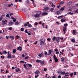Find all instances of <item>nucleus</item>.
Returning <instances> with one entry per match:
<instances>
[{
  "label": "nucleus",
  "mask_w": 78,
  "mask_h": 78,
  "mask_svg": "<svg viewBox=\"0 0 78 78\" xmlns=\"http://www.w3.org/2000/svg\"><path fill=\"white\" fill-rule=\"evenodd\" d=\"M54 60L55 62H57L58 61V59L56 58V56H55V55H54Z\"/></svg>",
  "instance_id": "f257e3e1"
},
{
  "label": "nucleus",
  "mask_w": 78,
  "mask_h": 78,
  "mask_svg": "<svg viewBox=\"0 0 78 78\" xmlns=\"http://www.w3.org/2000/svg\"><path fill=\"white\" fill-rule=\"evenodd\" d=\"M43 39H41L40 40V44L41 45H43L44 44V42L42 41Z\"/></svg>",
  "instance_id": "f03ea898"
},
{
  "label": "nucleus",
  "mask_w": 78,
  "mask_h": 78,
  "mask_svg": "<svg viewBox=\"0 0 78 78\" xmlns=\"http://www.w3.org/2000/svg\"><path fill=\"white\" fill-rule=\"evenodd\" d=\"M63 31L64 32L63 34H66V30H67V28L66 27H63Z\"/></svg>",
  "instance_id": "7ed1b4c3"
},
{
  "label": "nucleus",
  "mask_w": 78,
  "mask_h": 78,
  "mask_svg": "<svg viewBox=\"0 0 78 78\" xmlns=\"http://www.w3.org/2000/svg\"><path fill=\"white\" fill-rule=\"evenodd\" d=\"M14 24V23L12 21H10L9 22L8 26H11V25H12Z\"/></svg>",
  "instance_id": "20e7f679"
},
{
  "label": "nucleus",
  "mask_w": 78,
  "mask_h": 78,
  "mask_svg": "<svg viewBox=\"0 0 78 78\" xmlns=\"http://www.w3.org/2000/svg\"><path fill=\"white\" fill-rule=\"evenodd\" d=\"M59 39H60V37H58L56 38V41L58 43V44L59 43Z\"/></svg>",
  "instance_id": "39448f33"
},
{
  "label": "nucleus",
  "mask_w": 78,
  "mask_h": 78,
  "mask_svg": "<svg viewBox=\"0 0 78 78\" xmlns=\"http://www.w3.org/2000/svg\"><path fill=\"white\" fill-rule=\"evenodd\" d=\"M17 50H19V51H21L22 50V48L20 46H19L17 48Z\"/></svg>",
  "instance_id": "423d86ee"
},
{
  "label": "nucleus",
  "mask_w": 78,
  "mask_h": 78,
  "mask_svg": "<svg viewBox=\"0 0 78 78\" xmlns=\"http://www.w3.org/2000/svg\"><path fill=\"white\" fill-rule=\"evenodd\" d=\"M38 56H39L40 58H41L44 56V55L43 54V53L42 52L41 54H39L38 55Z\"/></svg>",
  "instance_id": "0eeeda50"
},
{
  "label": "nucleus",
  "mask_w": 78,
  "mask_h": 78,
  "mask_svg": "<svg viewBox=\"0 0 78 78\" xmlns=\"http://www.w3.org/2000/svg\"><path fill=\"white\" fill-rule=\"evenodd\" d=\"M15 68L16 69V72H18H18H19V71L20 70V69H19V68H17V66Z\"/></svg>",
  "instance_id": "6e6552de"
},
{
  "label": "nucleus",
  "mask_w": 78,
  "mask_h": 78,
  "mask_svg": "<svg viewBox=\"0 0 78 78\" xmlns=\"http://www.w3.org/2000/svg\"><path fill=\"white\" fill-rule=\"evenodd\" d=\"M55 12L56 14H57V15H59V14H61V12H60L59 11H56Z\"/></svg>",
  "instance_id": "1a4fd4ad"
},
{
  "label": "nucleus",
  "mask_w": 78,
  "mask_h": 78,
  "mask_svg": "<svg viewBox=\"0 0 78 78\" xmlns=\"http://www.w3.org/2000/svg\"><path fill=\"white\" fill-rule=\"evenodd\" d=\"M73 34H75V35L76 34V30H73Z\"/></svg>",
  "instance_id": "9d476101"
},
{
  "label": "nucleus",
  "mask_w": 78,
  "mask_h": 78,
  "mask_svg": "<svg viewBox=\"0 0 78 78\" xmlns=\"http://www.w3.org/2000/svg\"><path fill=\"white\" fill-rule=\"evenodd\" d=\"M39 16H40V14L37 13L35 15L34 17H39Z\"/></svg>",
  "instance_id": "9b49d317"
},
{
  "label": "nucleus",
  "mask_w": 78,
  "mask_h": 78,
  "mask_svg": "<svg viewBox=\"0 0 78 78\" xmlns=\"http://www.w3.org/2000/svg\"><path fill=\"white\" fill-rule=\"evenodd\" d=\"M51 52H52V51L50 50H49L48 52V55H50L51 54Z\"/></svg>",
  "instance_id": "f8f14e48"
},
{
  "label": "nucleus",
  "mask_w": 78,
  "mask_h": 78,
  "mask_svg": "<svg viewBox=\"0 0 78 78\" xmlns=\"http://www.w3.org/2000/svg\"><path fill=\"white\" fill-rule=\"evenodd\" d=\"M58 4L59 5H63V4H64V2L63 1H61V2H60Z\"/></svg>",
  "instance_id": "ddd939ff"
},
{
  "label": "nucleus",
  "mask_w": 78,
  "mask_h": 78,
  "mask_svg": "<svg viewBox=\"0 0 78 78\" xmlns=\"http://www.w3.org/2000/svg\"><path fill=\"white\" fill-rule=\"evenodd\" d=\"M20 23L18 21H16V22L15 23V25H19V24H20Z\"/></svg>",
  "instance_id": "4468645a"
},
{
  "label": "nucleus",
  "mask_w": 78,
  "mask_h": 78,
  "mask_svg": "<svg viewBox=\"0 0 78 78\" xmlns=\"http://www.w3.org/2000/svg\"><path fill=\"white\" fill-rule=\"evenodd\" d=\"M71 41L73 43H75V40L74 39H71Z\"/></svg>",
  "instance_id": "2eb2a0df"
},
{
  "label": "nucleus",
  "mask_w": 78,
  "mask_h": 78,
  "mask_svg": "<svg viewBox=\"0 0 78 78\" xmlns=\"http://www.w3.org/2000/svg\"><path fill=\"white\" fill-rule=\"evenodd\" d=\"M61 22H66V19H62L61 20Z\"/></svg>",
  "instance_id": "dca6fc26"
},
{
  "label": "nucleus",
  "mask_w": 78,
  "mask_h": 78,
  "mask_svg": "<svg viewBox=\"0 0 78 78\" xmlns=\"http://www.w3.org/2000/svg\"><path fill=\"white\" fill-rule=\"evenodd\" d=\"M40 62H41V64H42V65H44V63H45V62H44V61H41V60Z\"/></svg>",
  "instance_id": "f3484780"
},
{
  "label": "nucleus",
  "mask_w": 78,
  "mask_h": 78,
  "mask_svg": "<svg viewBox=\"0 0 78 78\" xmlns=\"http://www.w3.org/2000/svg\"><path fill=\"white\" fill-rule=\"evenodd\" d=\"M27 64V65H29L28 67H30V68H31V67H32V65H31L30 64Z\"/></svg>",
  "instance_id": "a211bd4d"
},
{
  "label": "nucleus",
  "mask_w": 78,
  "mask_h": 78,
  "mask_svg": "<svg viewBox=\"0 0 78 78\" xmlns=\"http://www.w3.org/2000/svg\"><path fill=\"white\" fill-rule=\"evenodd\" d=\"M16 52V49H14L13 50V53L14 54Z\"/></svg>",
  "instance_id": "6ab92c4d"
},
{
  "label": "nucleus",
  "mask_w": 78,
  "mask_h": 78,
  "mask_svg": "<svg viewBox=\"0 0 78 78\" xmlns=\"http://www.w3.org/2000/svg\"><path fill=\"white\" fill-rule=\"evenodd\" d=\"M54 10V8H51V9H50V11H51V12H54V11H53Z\"/></svg>",
  "instance_id": "aec40b11"
},
{
  "label": "nucleus",
  "mask_w": 78,
  "mask_h": 78,
  "mask_svg": "<svg viewBox=\"0 0 78 78\" xmlns=\"http://www.w3.org/2000/svg\"><path fill=\"white\" fill-rule=\"evenodd\" d=\"M48 14V13L47 12H44L42 13V15L43 16H45V15H47V14Z\"/></svg>",
  "instance_id": "412c9836"
},
{
  "label": "nucleus",
  "mask_w": 78,
  "mask_h": 78,
  "mask_svg": "<svg viewBox=\"0 0 78 78\" xmlns=\"http://www.w3.org/2000/svg\"><path fill=\"white\" fill-rule=\"evenodd\" d=\"M11 58V55L9 54L7 57V58H8V59H9V58Z\"/></svg>",
  "instance_id": "4be33fe9"
},
{
  "label": "nucleus",
  "mask_w": 78,
  "mask_h": 78,
  "mask_svg": "<svg viewBox=\"0 0 78 78\" xmlns=\"http://www.w3.org/2000/svg\"><path fill=\"white\" fill-rule=\"evenodd\" d=\"M11 4H8L7 5L8 7H11V6H12L13 5V4L12 3H11Z\"/></svg>",
  "instance_id": "5701e85b"
},
{
  "label": "nucleus",
  "mask_w": 78,
  "mask_h": 78,
  "mask_svg": "<svg viewBox=\"0 0 78 78\" xmlns=\"http://www.w3.org/2000/svg\"><path fill=\"white\" fill-rule=\"evenodd\" d=\"M64 59H65V58H64L63 57L61 59V61L63 62V61H64Z\"/></svg>",
  "instance_id": "b1692460"
},
{
  "label": "nucleus",
  "mask_w": 78,
  "mask_h": 78,
  "mask_svg": "<svg viewBox=\"0 0 78 78\" xmlns=\"http://www.w3.org/2000/svg\"><path fill=\"white\" fill-rule=\"evenodd\" d=\"M64 10V8H61V9L59 10L60 11H62L63 10Z\"/></svg>",
  "instance_id": "393cba45"
},
{
  "label": "nucleus",
  "mask_w": 78,
  "mask_h": 78,
  "mask_svg": "<svg viewBox=\"0 0 78 78\" xmlns=\"http://www.w3.org/2000/svg\"><path fill=\"white\" fill-rule=\"evenodd\" d=\"M35 73H36V74H38L40 72L38 70L36 71L35 72Z\"/></svg>",
  "instance_id": "a878e982"
},
{
  "label": "nucleus",
  "mask_w": 78,
  "mask_h": 78,
  "mask_svg": "<svg viewBox=\"0 0 78 78\" xmlns=\"http://www.w3.org/2000/svg\"><path fill=\"white\" fill-rule=\"evenodd\" d=\"M61 74H62V75H64V74H65V75H67V73H66L65 72H62Z\"/></svg>",
  "instance_id": "bb28decb"
},
{
  "label": "nucleus",
  "mask_w": 78,
  "mask_h": 78,
  "mask_svg": "<svg viewBox=\"0 0 78 78\" xmlns=\"http://www.w3.org/2000/svg\"><path fill=\"white\" fill-rule=\"evenodd\" d=\"M44 10L45 11H48V8L46 7L45 8H44Z\"/></svg>",
  "instance_id": "cd10ccee"
},
{
  "label": "nucleus",
  "mask_w": 78,
  "mask_h": 78,
  "mask_svg": "<svg viewBox=\"0 0 78 78\" xmlns=\"http://www.w3.org/2000/svg\"><path fill=\"white\" fill-rule=\"evenodd\" d=\"M6 17H9V18L10 17H9V14H8L6 15Z\"/></svg>",
  "instance_id": "c85d7f7f"
},
{
  "label": "nucleus",
  "mask_w": 78,
  "mask_h": 78,
  "mask_svg": "<svg viewBox=\"0 0 78 78\" xmlns=\"http://www.w3.org/2000/svg\"><path fill=\"white\" fill-rule=\"evenodd\" d=\"M60 71H57V73H58V74H59V75H61V71L60 72H59Z\"/></svg>",
  "instance_id": "c756f323"
},
{
  "label": "nucleus",
  "mask_w": 78,
  "mask_h": 78,
  "mask_svg": "<svg viewBox=\"0 0 78 78\" xmlns=\"http://www.w3.org/2000/svg\"><path fill=\"white\" fill-rule=\"evenodd\" d=\"M3 53H4L5 54H7L8 52H6L5 51H3Z\"/></svg>",
  "instance_id": "7c9ffc66"
},
{
  "label": "nucleus",
  "mask_w": 78,
  "mask_h": 78,
  "mask_svg": "<svg viewBox=\"0 0 78 78\" xmlns=\"http://www.w3.org/2000/svg\"><path fill=\"white\" fill-rule=\"evenodd\" d=\"M69 75L71 76V77H72V76L73 75V73H71Z\"/></svg>",
  "instance_id": "2f4dec72"
},
{
  "label": "nucleus",
  "mask_w": 78,
  "mask_h": 78,
  "mask_svg": "<svg viewBox=\"0 0 78 78\" xmlns=\"http://www.w3.org/2000/svg\"><path fill=\"white\" fill-rule=\"evenodd\" d=\"M53 41H55L56 40V37H54L52 39Z\"/></svg>",
  "instance_id": "473e14b6"
},
{
  "label": "nucleus",
  "mask_w": 78,
  "mask_h": 78,
  "mask_svg": "<svg viewBox=\"0 0 78 78\" xmlns=\"http://www.w3.org/2000/svg\"><path fill=\"white\" fill-rule=\"evenodd\" d=\"M44 55H48V54H47V52L46 51H45Z\"/></svg>",
  "instance_id": "72a5a7b5"
},
{
  "label": "nucleus",
  "mask_w": 78,
  "mask_h": 78,
  "mask_svg": "<svg viewBox=\"0 0 78 78\" xmlns=\"http://www.w3.org/2000/svg\"><path fill=\"white\" fill-rule=\"evenodd\" d=\"M73 13V12H68V14H71V15H72V14H73V13Z\"/></svg>",
  "instance_id": "f704fd0d"
},
{
  "label": "nucleus",
  "mask_w": 78,
  "mask_h": 78,
  "mask_svg": "<svg viewBox=\"0 0 78 78\" xmlns=\"http://www.w3.org/2000/svg\"><path fill=\"white\" fill-rule=\"evenodd\" d=\"M2 22H3V25H5L6 24V23H5L4 21H2Z\"/></svg>",
  "instance_id": "c9c22d12"
},
{
  "label": "nucleus",
  "mask_w": 78,
  "mask_h": 78,
  "mask_svg": "<svg viewBox=\"0 0 78 78\" xmlns=\"http://www.w3.org/2000/svg\"><path fill=\"white\" fill-rule=\"evenodd\" d=\"M27 26L28 27H32V25L31 24H28Z\"/></svg>",
  "instance_id": "e433bc0d"
},
{
  "label": "nucleus",
  "mask_w": 78,
  "mask_h": 78,
  "mask_svg": "<svg viewBox=\"0 0 78 78\" xmlns=\"http://www.w3.org/2000/svg\"><path fill=\"white\" fill-rule=\"evenodd\" d=\"M24 30V28H21V31H23Z\"/></svg>",
  "instance_id": "4c0bfd02"
},
{
  "label": "nucleus",
  "mask_w": 78,
  "mask_h": 78,
  "mask_svg": "<svg viewBox=\"0 0 78 78\" xmlns=\"http://www.w3.org/2000/svg\"><path fill=\"white\" fill-rule=\"evenodd\" d=\"M60 17H61V18H62V17H63L62 16H58V19H61V18H60Z\"/></svg>",
  "instance_id": "58836bf2"
},
{
  "label": "nucleus",
  "mask_w": 78,
  "mask_h": 78,
  "mask_svg": "<svg viewBox=\"0 0 78 78\" xmlns=\"http://www.w3.org/2000/svg\"><path fill=\"white\" fill-rule=\"evenodd\" d=\"M25 33H28V30H26L25 31Z\"/></svg>",
  "instance_id": "ea45409f"
},
{
  "label": "nucleus",
  "mask_w": 78,
  "mask_h": 78,
  "mask_svg": "<svg viewBox=\"0 0 78 78\" xmlns=\"http://www.w3.org/2000/svg\"><path fill=\"white\" fill-rule=\"evenodd\" d=\"M3 19V16H2L0 18V21H1Z\"/></svg>",
  "instance_id": "a19ab883"
},
{
  "label": "nucleus",
  "mask_w": 78,
  "mask_h": 78,
  "mask_svg": "<svg viewBox=\"0 0 78 78\" xmlns=\"http://www.w3.org/2000/svg\"><path fill=\"white\" fill-rule=\"evenodd\" d=\"M16 19L15 18H14V19L13 20V21L14 22H16Z\"/></svg>",
  "instance_id": "79ce46f5"
},
{
  "label": "nucleus",
  "mask_w": 78,
  "mask_h": 78,
  "mask_svg": "<svg viewBox=\"0 0 78 78\" xmlns=\"http://www.w3.org/2000/svg\"><path fill=\"white\" fill-rule=\"evenodd\" d=\"M64 26H65V27H67V25H68V24H64Z\"/></svg>",
  "instance_id": "37998d69"
},
{
  "label": "nucleus",
  "mask_w": 78,
  "mask_h": 78,
  "mask_svg": "<svg viewBox=\"0 0 78 78\" xmlns=\"http://www.w3.org/2000/svg\"><path fill=\"white\" fill-rule=\"evenodd\" d=\"M36 62H40V60H36Z\"/></svg>",
  "instance_id": "c03bdc74"
},
{
  "label": "nucleus",
  "mask_w": 78,
  "mask_h": 78,
  "mask_svg": "<svg viewBox=\"0 0 78 78\" xmlns=\"http://www.w3.org/2000/svg\"><path fill=\"white\" fill-rule=\"evenodd\" d=\"M11 39L12 40H14V36L12 37Z\"/></svg>",
  "instance_id": "a18cd8bd"
},
{
  "label": "nucleus",
  "mask_w": 78,
  "mask_h": 78,
  "mask_svg": "<svg viewBox=\"0 0 78 78\" xmlns=\"http://www.w3.org/2000/svg\"><path fill=\"white\" fill-rule=\"evenodd\" d=\"M28 58H29V56L26 57L25 58V59H28Z\"/></svg>",
  "instance_id": "49530a36"
},
{
  "label": "nucleus",
  "mask_w": 78,
  "mask_h": 78,
  "mask_svg": "<svg viewBox=\"0 0 78 78\" xmlns=\"http://www.w3.org/2000/svg\"><path fill=\"white\" fill-rule=\"evenodd\" d=\"M47 41H51V39L49 38L47 39Z\"/></svg>",
  "instance_id": "de8ad7c7"
},
{
  "label": "nucleus",
  "mask_w": 78,
  "mask_h": 78,
  "mask_svg": "<svg viewBox=\"0 0 78 78\" xmlns=\"http://www.w3.org/2000/svg\"><path fill=\"white\" fill-rule=\"evenodd\" d=\"M75 12H76V13H77V12H78V10H76L75 11Z\"/></svg>",
  "instance_id": "09e8293b"
},
{
  "label": "nucleus",
  "mask_w": 78,
  "mask_h": 78,
  "mask_svg": "<svg viewBox=\"0 0 78 78\" xmlns=\"http://www.w3.org/2000/svg\"><path fill=\"white\" fill-rule=\"evenodd\" d=\"M52 7H55V5H53V3H52Z\"/></svg>",
  "instance_id": "8fccbe9b"
},
{
  "label": "nucleus",
  "mask_w": 78,
  "mask_h": 78,
  "mask_svg": "<svg viewBox=\"0 0 78 78\" xmlns=\"http://www.w3.org/2000/svg\"><path fill=\"white\" fill-rule=\"evenodd\" d=\"M16 37H17V38L18 39L19 38V37H20V36H19V35H17L16 36Z\"/></svg>",
  "instance_id": "3c124183"
},
{
  "label": "nucleus",
  "mask_w": 78,
  "mask_h": 78,
  "mask_svg": "<svg viewBox=\"0 0 78 78\" xmlns=\"http://www.w3.org/2000/svg\"><path fill=\"white\" fill-rule=\"evenodd\" d=\"M1 58H2L3 59H4L5 58V57L4 56H1Z\"/></svg>",
  "instance_id": "603ef678"
},
{
  "label": "nucleus",
  "mask_w": 78,
  "mask_h": 78,
  "mask_svg": "<svg viewBox=\"0 0 78 78\" xmlns=\"http://www.w3.org/2000/svg\"><path fill=\"white\" fill-rule=\"evenodd\" d=\"M29 3H30V1H27V4H29Z\"/></svg>",
  "instance_id": "864d4df0"
},
{
  "label": "nucleus",
  "mask_w": 78,
  "mask_h": 78,
  "mask_svg": "<svg viewBox=\"0 0 78 78\" xmlns=\"http://www.w3.org/2000/svg\"><path fill=\"white\" fill-rule=\"evenodd\" d=\"M8 28L10 30H12V27H9Z\"/></svg>",
  "instance_id": "5fc2aeb1"
},
{
  "label": "nucleus",
  "mask_w": 78,
  "mask_h": 78,
  "mask_svg": "<svg viewBox=\"0 0 78 78\" xmlns=\"http://www.w3.org/2000/svg\"><path fill=\"white\" fill-rule=\"evenodd\" d=\"M74 75H76V72H74Z\"/></svg>",
  "instance_id": "6e6d98bb"
},
{
  "label": "nucleus",
  "mask_w": 78,
  "mask_h": 78,
  "mask_svg": "<svg viewBox=\"0 0 78 78\" xmlns=\"http://www.w3.org/2000/svg\"><path fill=\"white\" fill-rule=\"evenodd\" d=\"M38 24V23H35L34 25H37Z\"/></svg>",
  "instance_id": "4d7b16f0"
},
{
  "label": "nucleus",
  "mask_w": 78,
  "mask_h": 78,
  "mask_svg": "<svg viewBox=\"0 0 78 78\" xmlns=\"http://www.w3.org/2000/svg\"><path fill=\"white\" fill-rule=\"evenodd\" d=\"M58 78H61V76H58Z\"/></svg>",
  "instance_id": "13d9d810"
},
{
  "label": "nucleus",
  "mask_w": 78,
  "mask_h": 78,
  "mask_svg": "<svg viewBox=\"0 0 78 78\" xmlns=\"http://www.w3.org/2000/svg\"><path fill=\"white\" fill-rule=\"evenodd\" d=\"M59 53V52L56 51V54H57V55H58Z\"/></svg>",
  "instance_id": "bf43d9fd"
},
{
  "label": "nucleus",
  "mask_w": 78,
  "mask_h": 78,
  "mask_svg": "<svg viewBox=\"0 0 78 78\" xmlns=\"http://www.w3.org/2000/svg\"><path fill=\"white\" fill-rule=\"evenodd\" d=\"M28 35H31V33H27Z\"/></svg>",
  "instance_id": "052dcab7"
},
{
  "label": "nucleus",
  "mask_w": 78,
  "mask_h": 78,
  "mask_svg": "<svg viewBox=\"0 0 78 78\" xmlns=\"http://www.w3.org/2000/svg\"><path fill=\"white\" fill-rule=\"evenodd\" d=\"M20 62H21V63H22V62H23V63H24V62L23 61H20Z\"/></svg>",
  "instance_id": "680f3d73"
},
{
  "label": "nucleus",
  "mask_w": 78,
  "mask_h": 78,
  "mask_svg": "<svg viewBox=\"0 0 78 78\" xmlns=\"http://www.w3.org/2000/svg\"><path fill=\"white\" fill-rule=\"evenodd\" d=\"M44 71H47V69H46V68H44Z\"/></svg>",
  "instance_id": "e2e57ef3"
},
{
  "label": "nucleus",
  "mask_w": 78,
  "mask_h": 78,
  "mask_svg": "<svg viewBox=\"0 0 78 78\" xmlns=\"http://www.w3.org/2000/svg\"><path fill=\"white\" fill-rule=\"evenodd\" d=\"M24 26L25 27H27V23H26L24 24Z\"/></svg>",
  "instance_id": "0e129e2a"
},
{
  "label": "nucleus",
  "mask_w": 78,
  "mask_h": 78,
  "mask_svg": "<svg viewBox=\"0 0 78 78\" xmlns=\"http://www.w3.org/2000/svg\"><path fill=\"white\" fill-rule=\"evenodd\" d=\"M55 51H58V49L56 48V49H55Z\"/></svg>",
  "instance_id": "69168bd1"
},
{
  "label": "nucleus",
  "mask_w": 78,
  "mask_h": 78,
  "mask_svg": "<svg viewBox=\"0 0 78 78\" xmlns=\"http://www.w3.org/2000/svg\"><path fill=\"white\" fill-rule=\"evenodd\" d=\"M9 36H8L7 37V36L6 37V39H8V38L9 37Z\"/></svg>",
  "instance_id": "338daca9"
},
{
  "label": "nucleus",
  "mask_w": 78,
  "mask_h": 78,
  "mask_svg": "<svg viewBox=\"0 0 78 78\" xmlns=\"http://www.w3.org/2000/svg\"><path fill=\"white\" fill-rule=\"evenodd\" d=\"M8 78H11V76H8Z\"/></svg>",
  "instance_id": "774afa93"
}]
</instances>
